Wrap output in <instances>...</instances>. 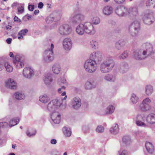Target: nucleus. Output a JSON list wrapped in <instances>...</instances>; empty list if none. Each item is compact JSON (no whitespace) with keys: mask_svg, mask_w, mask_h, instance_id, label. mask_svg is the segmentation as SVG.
<instances>
[{"mask_svg":"<svg viewBox=\"0 0 155 155\" xmlns=\"http://www.w3.org/2000/svg\"><path fill=\"white\" fill-rule=\"evenodd\" d=\"M75 31L79 35H83L84 33L89 35H94L96 32L92 24L88 21L79 24L76 27Z\"/></svg>","mask_w":155,"mask_h":155,"instance_id":"nucleus-1","label":"nucleus"},{"mask_svg":"<svg viewBox=\"0 0 155 155\" xmlns=\"http://www.w3.org/2000/svg\"><path fill=\"white\" fill-rule=\"evenodd\" d=\"M114 65V60L111 58H108L101 64L100 71L102 73H108L112 70Z\"/></svg>","mask_w":155,"mask_h":155,"instance_id":"nucleus-2","label":"nucleus"},{"mask_svg":"<svg viewBox=\"0 0 155 155\" xmlns=\"http://www.w3.org/2000/svg\"><path fill=\"white\" fill-rule=\"evenodd\" d=\"M140 29V22L137 20H135L132 22L129 26V32L132 36H136Z\"/></svg>","mask_w":155,"mask_h":155,"instance_id":"nucleus-3","label":"nucleus"},{"mask_svg":"<svg viewBox=\"0 0 155 155\" xmlns=\"http://www.w3.org/2000/svg\"><path fill=\"white\" fill-rule=\"evenodd\" d=\"M151 100L149 97L146 98L143 100L137 109L142 112L148 111L151 109Z\"/></svg>","mask_w":155,"mask_h":155,"instance_id":"nucleus-4","label":"nucleus"},{"mask_svg":"<svg viewBox=\"0 0 155 155\" xmlns=\"http://www.w3.org/2000/svg\"><path fill=\"white\" fill-rule=\"evenodd\" d=\"M84 67L86 71L90 73L94 72L97 67L95 61L90 58L85 61Z\"/></svg>","mask_w":155,"mask_h":155,"instance_id":"nucleus-5","label":"nucleus"},{"mask_svg":"<svg viewBox=\"0 0 155 155\" xmlns=\"http://www.w3.org/2000/svg\"><path fill=\"white\" fill-rule=\"evenodd\" d=\"M54 48V45L51 44L50 49L46 50L44 52L43 55V61L46 63H49L52 61L54 59V55L53 49Z\"/></svg>","mask_w":155,"mask_h":155,"instance_id":"nucleus-6","label":"nucleus"},{"mask_svg":"<svg viewBox=\"0 0 155 155\" xmlns=\"http://www.w3.org/2000/svg\"><path fill=\"white\" fill-rule=\"evenodd\" d=\"M142 20L143 23L146 25L152 24L154 21L153 12L151 11H146L143 15Z\"/></svg>","mask_w":155,"mask_h":155,"instance_id":"nucleus-7","label":"nucleus"},{"mask_svg":"<svg viewBox=\"0 0 155 155\" xmlns=\"http://www.w3.org/2000/svg\"><path fill=\"white\" fill-rule=\"evenodd\" d=\"M72 29L70 25L68 24H64L59 28L58 33L61 35L66 36L70 35L72 32Z\"/></svg>","mask_w":155,"mask_h":155,"instance_id":"nucleus-8","label":"nucleus"},{"mask_svg":"<svg viewBox=\"0 0 155 155\" xmlns=\"http://www.w3.org/2000/svg\"><path fill=\"white\" fill-rule=\"evenodd\" d=\"M62 104L61 101L58 99L53 100L48 104V109L49 111L53 112L56 109L59 108Z\"/></svg>","mask_w":155,"mask_h":155,"instance_id":"nucleus-9","label":"nucleus"},{"mask_svg":"<svg viewBox=\"0 0 155 155\" xmlns=\"http://www.w3.org/2000/svg\"><path fill=\"white\" fill-rule=\"evenodd\" d=\"M84 18V15L81 13H74L70 17L72 22L74 24L79 23Z\"/></svg>","mask_w":155,"mask_h":155,"instance_id":"nucleus-10","label":"nucleus"},{"mask_svg":"<svg viewBox=\"0 0 155 155\" xmlns=\"http://www.w3.org/2000/svg\"><path fill=\"white\" fill-rule=\"evenodd\" d=\"M22 74L24 78L30 79L34 76V71L33 69L31 68L26 67L23 69Z\"/></svg>","mask_w":155,"mask_h":155,"instance_id":"nucleus-11","label":"nucleus"},{"mask_svg":"<svg viewBox=\"0 0 155 155\" xmlns=\"http://www.w3.org/2000/svg\"><path fill=\"white\" fill-rule=\"evenodd\" d=\"M135 58L137 60H142L147 57V51L144 50H137L134 52Z\"/></svg>","mask_w":155,"mask_h":155,"instance_id":"nucleus-12","label":"nucleus"},{"mask_svg":"<svg viewBox=\"0 0 155 155\" xmlns=\"http://www.w3.org/2000/svg\"><path fill=\"white\" fill-rule=\"evenodd\" d=\"M138 15V8L137 7L133 6L127 8V15H128L131 18H134Z\"/></svg>","mask_w":155,"mask_h":155,"instance_id":"nucleus-13","label":"nucleus"},{"mask_svg":"<svg viewBox=\"0 0 155 155\" xmlns=\"http://www.w3.org/2000/svg\"><path fill=\"white\" fill-rule=\"evenodd\" d=\"M143 46L145 49V50L147 51V54L148 56L152 55V56H153V58L155 59V53H152L153 48L152 45L149 43H147L143 45Z\"/></svg>","mask_w":155,"mask_h":155,"instance_id":"nucleus-14","label":"nucleus"},{"mask_svg":"<svg viewBox=\"0 0 155 155\" xmlns=\"http://www.w3.org/2000/svg\"><path fill=\"white\" fill-rule=\"evenodd\" d=\"M72 44V41L70 38H65L63 41V48L66 51H69L71 49Z\"/></svg>","mask_w":155,"mask_h":155,"instance_id":"nucleus-15","label":"nucleus"},{"mask_svg":"<svg viewBox=\"0 0 155 155\" xmlns=\"http://www.w3.org/2000/svg\"><path fill=\"white\" fill-rule=\"evenodd\" d=\"M21 57L19 55H15V59L14 61V63L17 68H21L24 66V63L21 60Z\"/></svg>","mask_w":155,"mask_h":155,"instance_id":"nucleus-16","label":"nucleus"},{"mask_svg":"<svg viewBox=\"0 0 155 155\" xmlns=\"http://www.w3.org/2000/svg\"><path fill=\"white\" fill-rule=\"evenodd\" d=\"M71 104L73 108L77 110L80 107L81 105V99L78 97H74L72 100Z\"/></svg>","mask_w":155,"mask_h":155,"instance_id":"nucleus-17","label":"nucleus"},{"mask_svg":"<svg viewBox=\"0 0 155 155\" xmlns=\"http://www.w3.org/2000/svg\"><path fill=\"white\" fill-rule=\"evenodd\" d=\"M90 58L95 62L100 61L102 60V55L100 52H94L90 54Z\"/></svg>","mask_w":155,"mask_h":155,"instance_id":"nucleus-18","label":"nucleus"},{"mask_svg":"<svg viewBox=\"0 0 155 155\" xmlns=\"http://www.w3.org/2000/svg\"><path fill=\"white\" fill-rule=\"evenodd\" d=\"M116 14L119 17L127 16V8L123 7H119L115 10Z\"/></svg>","mask_w":155,"mask_h":155,"instance_id":"nucleus-19","label":"nucleus"},{"mask_svg":"<svg viewBox=\"0 0 155 155\" xmlns=\"http://www.w3.org/2000/svg\"><path fill=\"white\" fill-rule=\"evenodd\" d=\"M51 117L54 123L59 124L61 119V115L58 112H53L51 114Z\"/></svg>","mask_w":155,"mask_h":155,"instance_id":"nucleus-20","label":"nucleus"},{"mask_svg":"<svg viewBox=\"0 0 155 155\" xmlns=\"http://www.w3.org/2000/svg\"><path fill=\"white\" fill-rule=\"evenodd\" d=\"M5 86L11 89H15L16 88L17 84L13 79H9L6 81Z\"/></svg>","mask_w":155,"mask_h":155,"instance_id":"nucleus-21","label":"nucleus"},{"mask_svg":"<svg viewBox=\"0 0 155 155\" xmlns=\"http://www.w3.org/2000/svg\"><path fill=\"white\" fill-rule=\"evenodd\" d=\"M146 121L150 124H155V114L153 113L149 114L146 117Z\"/></svg>","mask_w":155,"mask_h":155,"instance_id":"nucleus-22","label":"nucleus"},{"mask_svg":"<svg viewBox=\"0 0 155 155\" xmlns=\"http://www.w3.org/2000/svg\"><path fill=\"white\" fill-rule=\"evenodd\" d=\"M113 8L110 6H105L102 9V12L104 15H109L111 14L113 12Z\"/></svg>","mask_w":155,"mask_h":155,"instance_id":"nucleus-23","label":"nucleus"},{"mask_svg":"<svg viewBox=\"0 0 155 155\" xmlns=\"http://www.w3.org/2000/svg\"><path fill=\"white\" fill-rule=\"evenodd\" d=\"M128 68V64L125 62L121 63L120 65L119 71L121 73H124L127 71Z\"/></svg>","mask_w":155,"mask_h":155,"instance_id":"nucleus-24","label":"nucleus"},{"mask_svg":"<svg viewBox=\"0 0 155 155\" xmlns=\"http://www.w3.org/2000/svg\"><path fill=\"white\" fill-rule=\"evenodd\" d=\"M84 88L87 90H90L95 88L96 87V84L94 82L87 81L84 84Z\"/></svg>","mask_w":155,"mask_h":155,"instance_id":"nucleus-25","label":"nucleus"},{"mask_svg":"<svg viewBox=\"0 0 155 155\" xmlns=\"http://www.w3.org/2000/svg\"><path fill=\"white\" fill-rule=\"evenodd\" d=\"M43 81L45 84H50L53 81L51 74L49 73L47 74L43 79Z\"/></svg>","mask_w":155,"mask_h":155,"instance_id":"nucleus-26","label":"nucleus"},{"mask_svg":"<svg viewBox=\"0 0 155 155\" xmlns=\"http://www.w3.org/2000/svg\"><path fill=\"white\" fill-rule=\"evenodd\" d=\"M104 78L105 80L111 82H114L116 79L115 75L109 74L106 75Z\"/></svg>","mask_w":155,"mask_h":155,"instance_id":"nucleus-27","label":"nucleus"},{"mask_svg":"<svg viewBox=\"0 0 155 155\" xmlns=\"http://www.w3.org/2000/svg\"><path fill=\"white\" fill-rule=\"evenodd\" d=\"M125 42L123 40H120L116 42L115 47L118 50H120L125 46Z\"/></svg>","mask_w":155,"mask_h":155,"instance_id":"nucleus-28","label":"nucleus"},{"mask_svg":"<svg viewBox=\"0 0 155 155\" xmlns=\"http://www.w3.org/2000/svg\"><path fill=\"white\" fill-rule=\"evenodd\" d=\"M146 148L147 151L149 153L152 154L154 151V147L152 143L147 142L145 144Z\"/></svg>","mask_w":155,"mask_h":155,"instance_id":"nucleus-29","label":"nucleus"},{"mask_svg":"<svg viewBox=\"0 0 155 155\" xmlns=\"http://www.w3.org/2000/svg\"><path fill=\"white\" fill-rule=\"evenodd\" d=\"M119 131V126L117 124H114L110 130V131L111 134H115L118 133Z\"/></svg>","mask_w":155,"mask_h":155,"instance_id":"nucleus-30","label":"nucleus"},{"mask_svg":"<svg viewBox=\"0 0 155 155\" xmlns=\"http://www.w3.org/2000/svg\"><path fill=\"white\" fill-rule=\"evenodd\" d=\"M50 100V97L46 94L42 95L39 97V101L44 104L47 103Z\"/></svg>","mask_w":155,"mask_h":155,"instance_id":"nucleus-31","label":"nucleus"},{"mask_svg":"<svg viewBox=\"0 0 155 155\" xmlns=\"http://www.w3.org/2000/svg\"><path fill=\"white\" fill-rule=\"evenodd\" d=\"M63 133L65 136L66 137H70L71 134V130L69 127H64L62 129Z\"/></svg>","mask_w":155,"mask_h":155,"instance_id":"nucleus-32","label":"nucleus"},{"mask_svg":"<svg viewBox=\"0 0 155 155\" xmlns=\"http://www.w3.org/2000/svg\"><path fill=\"white\" fill-rule=\"evenodd\" d=\"M115 108L112 105L107 106L105 110V113L106 114H111L113 113L115 110Z\"/></svg>","mask_w":155,"mask_h":155,"instance_id":"nucleus-33","label":"nucleus"},{"mask_svg":"<svg viewBox=\"0 0 155 155\" xmlns=\"http://www.w3.org/2000/svg\"><path fill=\"white\" fill-rule=\"evenodd\" d=\"M52 70L54 73L58 74L61 71V67L58 64H54L52 67Z\"/></svg>","mask_w":155,"mask_h":155,"instance_id":"nucleus-34","label":"nucleus"},{"mask_svg":"<svg viewBox=\"0 0 155 155\" xmlns=\"http://www.w3.org/2000/svg\"><path fill=\"white\" fill-rule=\"evenodd\" d=\"M146 94L147 95H150L153 92V89L151 85H147L145 87Z\"/></svg>","mask_w":155,"mask_h":155,"instance_id":"nucleus-35","label":"nucleus"},{"mask_svg":"<svg viewBox=\"0 0 155 155\" xmlns=\"http://www.w3.org/2000/svg\"><path fill=\"white\" fill-rule=\"evenodd\" d=\"M19 121V119L18 118H13L9 121V126L10 127H12L18 123Z\"/></svg>","mask_w":155,"mask_h":155,"instance_id":"nucleus-36","label":"nucleus"},{"mask_svg":"<svg viewBox=\"0 0 155 155\" xmlns=\"http://www.w3.org/2000/svg\"><path fill=\"white\" fill-rule=\"evenodd\" d=\"M28 30L27 29H23L18 32V38L19 39H23L24 36L28 32Z\"/></svg>","mask_w":155,"mask_h":155,"instance_id":"nucleus-37","label":"nucleus"},{"mask_svg":"<svg viewBox=\"0 0 155 155\" xmlns=\"http://www.w3.org/2000/svg\"><path fill=\"white\" fill-rule=\"evenodd\" d=\"M14 95L16 99L18 100H23L25 98L24 94L21 92H17L15 93Z\"/></svg>","mask_w":155,"mask_h":155,"instance_id":"nucleus-38","label":"nucleus"},{"mask_svg":"<svg viewBox=\"0 0 155 155\" xmlns=\"http://www.w3.org/2000/svg\"><path fill=\"white\" fill-rule=\"evenodd\" d=\"M45 21L48 24L51 23L54 21H55V18L52 14H50L49 16L47 17Z\"/></svg>","mask_w":155,"mask_h":155,"instance_id":"nucleus-39","label":"nucleus"},{"mask_svg":"<svg viewBox=\"0 0 155 155\" xmlns=\"http://www.w3.org/2000/svg\"><path fill=\"white\" fill-rule=\"evenodd\" d=\"M130 101L133 104H135L138 101L139 98L134 94H132L131 96Z\"/></svg>","mask_w":155,"mask_h":155,"instance_id":"nucleus-40","label":"nucleus"},{"mask_svg":"<svg viewBox=\"0 0 155 155\" xmlns=\"http://www.w3.org/2000/svg\"><path fill=\"white\" fill-rule=\"evenodd\" d=\"M52 14L55 18V21L60 20L62 15V13L61 12H54Z\"/></svg>","mask_w":155,"mask_h":155,"instance_id":"nucleus-41","label":"nucleus"},{"mask_svg":"<svg viewBox=\"0 0 155 155\" xmlns=\"http://www.w3.org/2000/svg\"><path fill=\"white\" fill-rule=\"evenodd\" d=\"M91 22L94 25H98L100 22V18L97 17H92L91 18Z\"/></svg>","mask_w":155,"mask_h":155,"instance_id":"nucleus-42","label":"nucleus"},{"mask_svg":"<svg viewBox=\"0 0 155 155\" xmlns=\"http://www.w3.org/2000/svg\"><path fill=\"white\" fill-rule=\"evenodd\" d=\"M5 67L6 71L9 72H11L13 71V68L12 67L8 62L5 63Z\"/></svg>","mask_w":155,"mask_h":155,"instance_id":"nucleus-43","label":"nucleus"},{"mask_svg":"<svg viewBox=\"0 0 155 155\" xmlns=\"http://www.w3.org/2000/svg\"><path fill=\"white\" fill-rule=\"evenodd\" d=\"M123 142L125 144H128L131 142L130 139L128 136H124L122 139Z\"/></svg>","mask_w":155,"mask_h":155,"instance_id":"nucleus-44","label":"nucleus"},{"mask_svg":"<svg viewBox=\"0 0 155 155\" xmlns=\"http://www.w3.org/2000/svg\"><path fill=\"white\" fill-rule=\"evenodd\" d=\"M128 56V52L127 51H124L119 56V58L120 59H124L127 58Z\"/></svg>","mask_w":155,"mask_h":155,"instance_id":"nucleus-45","label":"nucleus"},{"mask_svg":"<svg viewBox=\"0 0 155 155\" xmlns=\"http://www.w3.org/2000/svg\"><path fill=\"white\" fill-rule=\"evenodd\" d=\"M90 46L93 48L95 49L98 45V42L95 40H93L90 42Z\"/></svg>","mask_w":155,"mask_h":155,"instance_id":"nucleus-46","label":"nucleus"},{"mask_svg":"<svg viewBox=\"0 0 155 155\" xmlns=\"http://www.w3.org/2000/svg\"><path fill=\"white\" fill-rule=\"evenodd\" d=\"M104 128L103 126L99 125L97 127L96 131L98 133H101L104 131Z\"/></svg>","mask_w":155,"mask_h":155,"instance_id":"nucleus-47","label":"nucleus"},{"mask_svg":"<svg viewBox=\"0 0 155 155\" xmlns=\"http://www.w3.org/2000/svg\"><path fill=\"white\" fill-rule=\"evenodd\" d=\"M67 98V96L66 95V92L64 91L61 95L60 99L58 100L59 101H61L62 102V101L65 100Z\"/></svg>","mask_w":155,"mask_h":155,"instance_id":"nucleus-48","label":"nucleus"},{"mask_svg":"<svg viewBox=\"0 0 155 155\" xmlns=\"http://www.w3.org/2000/svg\"><path fill=\"white\" fill-rule=\"evenodd\" d=\"M24 4H22L18 8V12L19 14L22 13L24 11Z\"/></svg>","mask_w":155,"mask_h":155,"instance_id":"nucleus-49","label":"nucleus"},{"mask_svg":"<svg viewBox=\"0 0 155 155\" xmlns=\"http://www.w3.org/2000/svg\"><path fill=\"white\" fill-rule=\"evenodd\" d=\"M145 119V116L144 114H138L136 118V120H143Z\"/></svg>","mask_w":155,"mask_h":155,"instance_id":"nucleus-50","label":"nucleus"},{"mask_svg":"<svg viewBox=\"0 0 155 155\" xmlns=\"http://www.w3.org/2000/svg\"><path fill=\"white\" fill-rule=\"evenodd\" d=\"M136 123L137 125L139 126H143L145 127L147 126L146 124L142 121L141 120H136Z\"/></svg>","mask_w":155,"mask_h":155,"instance_id":"nucleus-51","label":"nucleus"},{"mask_svg":"<svg viewBox=\"0 0 155 155\" xmlns=\"http://www.w3.org/2000/svg\"><path fill=\"white\" fill-rule=\"evenodd\" d=\"M9 126L8 123L6 122H3L0 123V127L2 128H6Z\"/></svg>","mask_w":155,"mask_h":155,"instance_id":"nucleus-52","label":"nucleus"},{"mask_svg":"<svg viewBox=\"0 0 155 155\" xmlns=\"http://www.w3.org/2000/svg\"><path fill=\"white\" fill-rule=\"evenodd\" d=\"M119 155H128V153L126 150H120L118 151Z\"/></svg>","mask_w":155,"mask_h":155,"instance_id":"nucleus-53","label":"nucleus"},{"mask_svg":"<svg viewBox=\"0 0 155 155\" xmlns=\"http://www.w3.org/2000/svg\"><path fill=\"white\" fill-rule=\"evenodd\" d=\"M36 131L35 130L33 133H31L28 130H27L26 132L27 135L30 137L35 136L36 134Z\"/></svg>","mask_w":155,"mask_h":155,"instance_id":"nucleus-54","label":"nucleus"},{"mask_svg":"<svg viewBox=\"0 0 155 155\" xmlns=\"http://www.w3.org/2000/svg\"><path fill=\"white\" fill-rule=\"evenodd\" d=\"M58 82L60 84H61V83L64 84H67L66 80L64 78L59 79L58 80Z\"/></svg>","mask_w":155,"mask_h":155,"instance_id":"nucleus-55","label":"nucleus"},{"mask_svg":"<svg viewBox=\"0 0 155 155\" xmlns=\"http://www.w3.org/2000/svg\"><path fill=\"white\" fill-rule=\"evenodd\" d=\"M153 1L154 2V0H147L146 3V6H147L152 5L153 3L152 2Z\"/></svg>","mask_w":155,"mask_h":155,"instance_id":"nucleus-56","label":"nucleus"},{"mask_svg":"<svg viewBox=\"0 0 155 155\" xmlns=\"http://www.w3.org/2000/svg\"><path fill=\"white\" fill-rule=\"evenodd\" d=\"M65 87L63 86H62L61 87L59 88L58 89V92L59 94L62 93V92H63L65 90Z\"/></svg>","mask_w":155,"mask_h":155,"instance_id":"nucleus-57","label":"nucleus"},{"mask_svg":"<svg viewBox=\"0 0 155 155\" xmlns=\"http://www.w3.org/2000/svg\"><path fill=\"white\" fill-rule=\"evenodd\" d=\"M31 16L29 14H27L25 15L23 18V20L25 21H26V19L27 18L28 20H29L31 19Z\"/></svg>","mask_w":155,"mask_h":155,"instance_id":"nucleus-58","label":"nucleus"},{"mask_svg":"<svg viewBox=\"0 0 155 155\" xmlns=\"http://www.w3.org/2000/svg\"><path fill=\"white\" fill-rule=\"evenodd\" d=\"M28 9L30 11H33L34 8V6L33 5H29L28 6Z\"/></svg>","mask_w":155,"mask_h":155,"instance_id":"nucleus-59","label":"nucleus"},{"mask_svg":"<svg viewBox=\"0 0 155 155\" xmlns=\"http://www.w3.org/2000/svg\"><path fill=\"white\" fill-rule=\"evenodd\" d=\"M14 20L15 22H20L21 21V19L16 16L15 17Z\"/></svg>","mask_w":155,"mask_h":155,"instance_id":"nucleus-60","label":"nucleus"},{"mask_svg":"<svg viewBox=\"0 0 155 155\" xmlns=\"http://www.w3.org/2000/svg\"><path fill=\"white\" fill-rule=\"evenodd\" d=\"M16 55L15 53L13 54L12 52H10L9 54L10 57L13 59H15V57Z\"/></svg>","mask_w":155,"mask_h":155,"instance_id":"nucleus-61","label":"nucleus"},{"mask_svg":"<svg viewBox=\"0 0 155 155\" xmlns=\"http://www.w3.org/2000/svg\"><path fill=\"white\" fill-rule=\"evenodd\" d=\"M114 1L117 3L120 4L123 3L125 0H114Z\"/></svg>","mask_w":155,"mask_h":155,"instance_id":"nucleus-62","label":"nucleus"},{"mask_svg":"<svg viewBox=\"0 0 155 155\" xmlns=\"http://www.w3.org/2000/svg\"><path fill=\"white\" fill-rule=\"evenodd\" d=\"M43 4L42 2H39L38 5V7L39 9L42 8L43 6Z\"/></svg>","mask_w":155,"mask_h":155,"instance_id":"nucleus-63","label":"nucleus"},{"mask_svg":"<svg viewBox=\"0 0 155 155\" xmlns=\"http://www.w3.org/2000/svg\"><path fill=\"white\" fill-rule=\"evenodd\" d=\"M57 143V141L55 139H53L51 140V143L53 144H56Z\"/></svg>","mask_w":155,"mask_h":155,"instance_id":"nucleus-64","label":"nucleus"}]
</instances>
